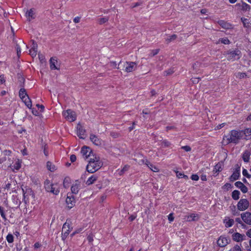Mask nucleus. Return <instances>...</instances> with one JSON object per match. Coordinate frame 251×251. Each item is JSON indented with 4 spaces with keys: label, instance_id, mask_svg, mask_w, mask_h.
Returning <instances> with one entry per match:
<instances>
[{
    "label": "nucleus",
    "instance_id": "nucleus-1",
    "mask_svg": "<svg viewBox=\"0 0 251 251\" xmlns=\"http://www.w3.org/2000/svg\"><path fill=\"white\" fill-rule=\"evenodd\" d=\"M89 163L86 166V170L90 173H94L99 170L103 163L100 160L99 157L92 154V157L90 158Z\"/></svg>",
    "mask_w": 251,
    "mask_h": 251
},
{
    "label": "nucleus",
    "instance_id": "nucleus-2",
    "mask_svg": "<svg viewBox=\"0 0 251 251\" xmlns=\"http://www.w3.org/2000/svg\"><path fill=\"white\" fill-rule=\"evenodd\" d=\"M241 130H232L228 135L225 136L226 138V144L231 143L237 144L240 140L243 139Z\"/></svg>",
    "mask_w": 251,
    "mask_h": 251
},
{
    "label": "nucleus",
    "instance_id": "nucleus-3",
    "mask_svg": "<svg viewBox=\"0 0 251 251\" xmlns=\"http://www.w3.org/2000/svg\"><path fill=\"white\" fill-rule=\"evenodd\" d=\"M223 54L226 58L227 60L229 61L238 60L241 57V52L237 49L234 50H229L225 51Z\"/></svg>",
    "mask_w": 251,
    "mask_h": 251
},
{
    "label": "nucleus",
    "instance_id": "nucleus-4",
    "mask_svg": "<svg viewBox=\"0 0 251 251\" xmlns=\"http://www.w3.org/2000/svg\"><path fill=\"white\" fill-rule=\"evenodd\" d=\"M119 66L122 67V69L123 71L127 73L132 72L137 68L136 63L131 61H126L123 63L120 61L118 64V66Z\"/></svg>",
    "mask_w": 251,
    "mask_h": 251
},
{
    "label": "nucleus",
    "instance_id": "nucleus-5",
    "mask_svg": "<svg viewBox=\"0 0 251 251\" xmlns=\"http://www.w3.org/2000/svg\"><path fill=\"white\" fill-rule=\"evenodd\" d=\"M44 187L47 192H50L53 195H57L59 193V189L56 188L54 184L51 183L49 180L47 179L44 183Z\"/></svg>",
    "mask_w": 251,
    "mask_h": 251
},
{
    "label": "nucleus",
    "instance_id": "nucleus-6",
    "mask_svg": "<svg viewBox=\"0 0 251 251\" xmlns=\"http://www.w3.org/2000/svg\"><path fill=\"white\" fill-rule=\"evenodd\" d=\"M63 115L65 118L70 122H73L76 120V116L75 113L71 109H68L64 111Z\"/></svg>",
    "mask_w": 251,
    "mask_h": 251
},
{
    "label": "nucleus",
    "instance_id": "nucleus-7",
    "mask_svg": "<svg viewBox=\"0 0 251 251\" xmlns=\"http://www.w3.org/2000/svg\"><path fill=\"white\" fill-rule=\"evenodd\" d=\"M237 206L239 210L244 211L249 207V201L246 199H242L238 201Z\"/></svg>",
    "mask_w": 251,
    "mask_h": 251
},
{
    "label": "nucleus",
    "instance_id": "nucleus-8",
    "mask_svg": "<svg viewBox=\"0 0 251 251\" xmlns=\"http://www.w3.org/2000/svg\"><path fill=\"white\" fill-rule=\"evenodd\" d=\"M240 176V166L237 164L235 169L232 175L229 177L230 181H234L237 180Z\"/></svg>",
    "mask_w": 251,
    "mask_h": 251
},
{
    "label": "nucleus",
    "instance_id": "nucleus-9",
    "mask_svg": "<svg viewBox=\"0 0 251 251\" xmlns=\"http://www.w3.org/2000/svg\"><path fill=\"white\" fill-rule=\"evenodd\" d=\"M81 153L84 157L85 158H87L88 157H92L93 153L92 152L90 149L89 147L84 146L81 148Z\"/></svg>",
    "mask_w": 251,
    "mask_h": 251
},
{
    "label": "nucleus",
    "instance_id": "nucleus-10",
    "mask_svg": "<svg viewBox=\"0 0 251 251\" xmlns=\"http://www.w3.org/2000/svg\"><path fill=\"white\" fill-rule=\"evenodd\" d=\"M77 135L81 139H85L86 137L85 129L80 124H78L77 126Z\"/></svg>",
    "mask_w": 251,
    "mask_h": 251
},
{
    "label": "nucleus",
    "instance_id": "nucleus-11",
    "mask_svg": "<svg viewBox=\"0 0 251 251\" xmlns=\"http://www.w3.org/2000/svg\"><path fill=\"white\" fill-rule=\"evenodd\" d=\"M241 218L243 221L248 225H251V213L246 212L241 214Z\"/></svg>",
    "mask_w": 251,
    "mask_h": 251
},
{
    "label": "nucleus",
    "instance_id": "nucleus-12",
    "mask_svg": "<svg viewBox=\"0 0 251 251\" xmlns=\"http://www.w3.org/2000/svg\"><path fill=\"white\" fill-rule=\"evenodd\" d=\"M243 139L248 140L251 139V128H246L241 130Z\"/></svg>",
    "mask_w": 251,
    "mask_h": 251
},
{
    "label": "nucleus",
    "instance_id": "nucleus-13",
    "mask_svg": "<svg viewBox=\"0 0 251 251\" xmlns=\"http://www.w3.org/2000/svg\"><path fill=\"white\" fill-rule=\"evenodd\" d=\"M246 236L244 234H241L238 232H236L232 234V239L236 242H241L245 240Z\"/></svg>",
    "mask_w": 251,
    "mask_h": 251
},
{
    "label": "nucleus",
    "instance_id": "nucleus-14",
    "mask_svg": "<svg viewBox=\"0 0 251 251\" xmlns=\"http://www.w3.org/2000/svg\"><path fill=\"white\" fill-rule=\"evenodd\" d=\"M90 139L94 145L98 146L101 145V140L96 135L93 134H90Z\"/></svg>",
    "mask_w": 251,
    "mask_h": 251
},
{
    "label": "nucleus",
    "instance_id": "nucleus-15",
    "mask_svg": "<svg viewBox=\"0 0 251 251\" xmlns=\"http://www.w3.org/2000/svg\"><path fill=\"white\" fill-rule=\"evenodd\" d=\"M199 216L197 214L192 213L190 215H186L184 219L188 222L196 221L199 219Z\"/></svg>",
    "mask_w": 251,
    "mask_h": 251
},
{
    "label": "nucleus",
    "instance_id": "nucleus-16",
    "mask_svg": "<svg viewBox=\"0 0 251 251\" xmlns=\"http://www.w3.org/2000/svg\"><path fill=\"white\" fill-rule=\"evenodd\" d=\"M80 187V184L78 180H76L75 183L71 187V192L73 194H76L78 193Z\"/></svg>",
    "mask_w": 251,
    "mask_h": 251
},
{
    "label": "nucleus",
    "instance_id": "nucleus-17",
    "mask_svg": "<svg viewBox=\"0 0 251 251\" xmlns=\"http://www.w3.org/2000/svg\"><path fill=\"white\" fill-rule=\"evenodd\" d=\"M228 239L226 237L220 236L217 241V244L221 247H225L228 243Z\"/></svg>",
    "mask_w": 251,
    "mask_h": 251
},
{
    "label": "nucleus",
    "instance_id": "nucleus-18",
    "mask_svg": "<svg viewBox=\"0 0 251 251\" xmlns=\"http://www.w3.org/2000/svg\"><path fill=\"white\" fill-rule=\"evenodd\" d=\"M235 185L236 187L240 189V190L243 193H246L248 192V188L241 181H237L235 183Z\"/></svg>",
    "mask_w": 251,
    "mask_h": 251
},
{
    "label": "nucleus",
    "instance_id": "nucleus-19",
    "mask_svg": "<svg viewBox=\"0 0 251 251\" xmlns=\"http://www.w3.org/2000/svg\"><path fill=\"white\" fill-rule=\"evenodd\" d=\"M68 207L70 209L72 208L75 204V198L73 196H68L66 200Z\"/></svg>",
    "mask_w": 251,
    "mask_h": 251
},
{
    "label": "nucleus",
    "instance_id": "nucleus-20",
    "mask_svg": "<svg viewBox=\"0 0 251 251\" xmlns=\"http://www.w3.org/2000/svg\"><path fill=\"white\" fill-rule=\"evenodd\" d=\"M236 6H238L240 9L243 11H247L250 9V6L243 1L236 4Z\"/></svg>",
    "mask_w": 251,
    "mask_h": 251
},
{
    "label": "nucleus",
    "instance_id": "nucleus-21",
    "mask_svg": "<svg viewBox=\"0 0 251 251\" xmlns=\"http://www.w3.org/2000/svg\"><path fill=\"white\" fill-rule=\"evenodd\" d=\"M224 223L226 227H229L233 226L234 221L232 219H230L228 217H226L224 220Z\"/></svg>",
    "mask_w": 251,
    "mask_h": 251
},
{
    "label": "nucleus",
    "instance_id": "nucleus-22",
    "mask_svg": "<svg viewBox=\"0 0 251 251\" xmlns=\"http://www.w3.org/2000/svg\"><path fill=\"white\" fill-rule=\"evenodd\" d=\"M251 155V152L249 150H246L244 151L242 154V158L245 162H249L250 156Z\"/></svg>",
    "mask_w": 251,
    "mask_h": 251
},
{
    "label": "nucleus",
    "instance_id": "nucleus-23",
    "mask_svg": "<svg viewBox=\"0 0 251 251\" xmlns=\"http://www.w3.org/2000/svg\"><path fill=\"white\" fill-rule=\"evenodd\" d=\"M50 68L51 70H58V68L56 66L57 61L55 58L51 57L50 60Z\"/></svg>",
    "mask_w": 251,
    "mask_h": 251
},
{
    "label": "nucleus",
    "instance_id": "nucleus-24",
    "mask_svg": "<svg viewBox=\"0 0 251 251\" xmlns=\"http://www.w3.org/2000/svg\"><path fill=\"white\" fill-rule=\"evenodd\" d=\"M98 178V176L95 175L90 176L86 181V184L87 185H90L93 184Z\"/></svg>",
    "mask_w": 251,
    "mask_h": 251
},
{
    "label": "nucleus",
    "instance_id": "nucleus-25",
    "mask_svg": "<svg viewBox=\"0 0 251 251\" xmlns=\"http://www.w3.org/2000/svg\"><path fill=\"white\" fill-rule=\"evenodd\" d=\"M145 164L153 172H158L159 171V169H158V168H157L154 165H153L148 160L146 161Z\"/></svg>",
    "mask_w": 251,
    "mask_h": 251
},
{
    "label": "nucleus",
    "instance_id": "nucleus-26",
    "mask_svg": "<svg viewBox=\"0 0 251 251\" xmlns=\"http://www.w3.org/2000/svg\"><path fill=\"white\" fill-rule=\"evenodd\" d=\"M22 100L28 108H30L31 107L32 103L31 100L29 99L28 96L27 97H25L24 99Z\"/></svg>",
    "mask_w": 251,
    "mask_h": 251
},
{
    "label": "nucleus",
    "instance_id": "nucleus-27",
    "mask_svg": "<svg viewBox=\"0 0 251 251\" xmlns=\"http://www.w3.org/2000/svg\"><path fill=\"white\" fill-rule=\"evenodd\" d=\"M26 16L28 17L29 21L35 18L34 13L32 9H30L26 13Z\"/></svg>",
    "mask_w": 251,
    "mask_h": 251
},
{
    "label": "nucleus",
    "instance_id": "nucleus-28",
    "mask_svg": "<svg viewBox=\"0 0 251 251\" xmlns=\"http://www.w3.org/2000/svg\"><path fill=\"white\" fill-rule=\"evenodd\" d=\"M19 95V97L22 99V100L23 99H24V98H25V97L28 96V95L26 93V90L24 88H21L20 90Z\"/></svg>",
    "mask_w": 251,
    "mask_h": 251
},
{
    "label": "nucleus",
    "instance_id": "nucleus-29",
    "mask_svg": "<svg viewBox=\"0 0 251 251\" xmlns=\"http://www.w3.org/2000/svg\"><path fill=\"white\" fill-rule=\"evenodd\" d=\"M177 38V36L176 34H173L170 36H168L165 39V42L167 44L175 41Z\"/></svg>",
    "mask_w": 251,
    "mask_h": 251
},
{
    "label": "nucleus",
    "instance_id": "nucleus-30",
    "mask_svg": "<svg viewBox=\"0 0 251 251\" xmlns=\"http://www.w3.org/2000/svg\"><path fill=\"white\" fill-rule=\"evenodd\" d=\"M240 193L238 190H234L231 194L232 198L234 200H238L240 198Z\"/></svg>",
    "mask_w": 251,
    "mask_h": 251
},
{
    "label": "nucleus",
    "instance_id": "nucleus-31",
    "mask_svg": "<svg viewBox=\"0 0 251 251\" xmlns=\"http://www.w3.org/2000/svg\"><path fill=\"white\" fill-rule=\"evenodd\" d=\"M71 183V179L69 177H66L63 180V187L65 188H68L69 187L70 184Z\"/></svg>",
    "mask_w": 251,
    "mask_h": 251
},
{
    "label": "nucleus",
    "instance_id": "nucleus-32",
    "mask_svg": "<svg viewBox=\"0 0 251 251\" xmlns=\"http://www.w3.org/2000/svg\"><path fill=\"white\" fill-rule=\"evenodd\" d=\"M69 225H67L66 223H65L62 227V232H64V235H68L69 234L70 230L67 229L69 228Z\"/></svg>",
    "mask_w": 251,
    "mask_h": 251
},
{
    "label": "nucleus",
    "instance_id": "nucleus-33",
    "mask_svg": "<svg viewBox=\"0 0 251 251\" xmlns=\"http://www.w3.org/2000/svg\"><path fill=\"white\" fill-rule=\"evenodd\" d=\"M47 167L48 169L51 172H53L56 169L55 166L53 164H52L51 162L50 161L47 162Z\"/></svg>",
    "mask_w": 251,
    "mask_h": 251
},
{
    "label": "nucleus",
    "instance_id": "nucleus-34",
    "mask_svg": "<svg viewBox=\"0 0 251 251\" xmlns=\"http://www.w3.org/2000/svg\"><path fill=\"white\" fill-rule=\"evenodd\" d=\"M220 25L223 28L226 29H228L230 27L231 25L228 23L225 22L224 21H220L219 22Z\"/></svg>",
    "mask_w": 251,
    "mask_h": 251
},
{
    "label": "nucleus",
    "instance_id": "nucleus-35",
    "mask_svg": "<svg viewBox=\"0 0 251 251\" xmlns=\"http://www.w3.org/2000/svg\"><path fill=\"white\" fill-rule=\"evenodd\" d=\"M10 166L12 170L15 169L16 170H19L21 167V163H20L19 160H18L16 161V162L15 163L14 165L12 166L11 165H10Z\"/></svg>",
    "mask_w": 251,
    "mask_h": 251
},
{
    "label": "nucleus",
    "instance_id": "nucleus-36",
    "mask_svg": "<svg viewBox=\"0 0 251 251\" xmlns=\"http://www.w3.org/2000/svg\"><path fill=\"white\" fill-rule=\"evenodd\" d=\"M160 145L162 147L165 148V147H170L171 146V144L168 141H167L166 140H164L161 142Z\"/></svg>",
    "mask_w": 251,
    "mask_h": 251
},
{
    "label": "nucleus",
    "instance_id": "nucleus-37",
    "mask_svg": "<svg viewBox=\"0 0 251 251\" xmlns=\"http://www.w3.org/2000/svg\"><path fill=\"white\" fill-rule=\"evenodd\" d=\"M220 42H221L224 44H225V45H228L230 43L229 40L227 38H220L219 40L218 43H220Z\"/></svg>",
    "mask_w": 251,
    "mask_h": 251
},
{
    "label": "nucleus",
    "instance_id": "nucleus-38",
    "mask_svg": "<svg viewBox=\"0 0 251 251\" xmlns=\"http://www.w3.org/2000/svg\"><path fill=\"white\" fill-rule=\"evenodd\" d=\"M221 165L220 164H216L214 168L213 172L215 173L219 172L221 171Z\"/></svg>",
    "mask_w": 251,
    "mask_h": 251
},
{
    "label": "nucleus",
    "instance_id": "nucleus-39",
    "mask_svg": "<svg viewBox=\"0 0 251 251\" xmlns=\"http://www.w3.org/2000/svg\"><path fill=\"white\" fill-rule=\"evenodd\" d=\"M129 166L128 165H126L124 168L120 171V172H119V174L120 175H122L125 172L127 171L129 168Z\"/></svg>",
    "mask_w": 251,
    "mask_h": 251
},
{
    "label": "nucleus",
    "instance_id": "nucleus-40",
    "mask_svg": "<svg viewBox=\"0 0 251 251\" xmlns=\"http://www.w3.org/2000/svg\"><path fill=\"white\" fill-rule=\"evenodd\" d=\"M6 240L8 243H12L13 242V236L11 234H8L6 236Z\"/></svg>",
    "mask_w": 251,
    "mask_h": 251
},
{
    "label": "nucleus",
    "instance_id": "nucleus-41",
    "mask_svg": "<svg viewBox=\"0 0 251 251\" xmlns=\"http://www.w3.org/2000/svg\"><path fill=\"white\" fill-rule=\"evenodd\" d=\"M108 21V17H103L101 18H100L99 20V23L100 25L103 24L106 22H107Z\"/></svg>",
    "mask_w": 251,
    "mask_h": 251
},
{
    "label": "nucleus",
    "instance_id": "nucleus-42",
    "mask_svg": "<svg viewBox=\"0 0 251 251\" xmlns=\"http://www.w3.org/2000/svg\"><path fill=\"white\" fill-rule=\"evenodd\" d=\"M242 174L244 176L248 178H250L251 177V175L248 173V171L245 169L243 170Z\"/></svg>",
    "mask_w": 251,
    "mask_h": 251
},
{
    "label": "nucleus",
    "instance_id": "nucleus-43",
    "mask_svg": "<svg viewBox=\"0 0 251 251\" xmlns=\"http://www.w3.org/2000/svg\"><path fill=\"white\" fill-rule=\"evenodd\" d=\"M230 209H231L232 214H233V215L235 216V215L239 214L238 211H236V210L235 206L233 205V206L230 207Z\"/></svg>",
    "mask_w": 251,
    "mask_h": 251
},
{
    "label": "nucleus",
    "instance_id": "nucleus-44",
    "mask_svg": "<svg viewBox=\"0 0 251 251\" xmlns=\"http://www.w3.org/2000/svg\"><path fill=\"white\" fill-rule=\"evenodd\" d=\"M0 213L2 218L4 220H6V216L4 212V208L1 206H0Z\"/></svg>",
    "mask_w": 251,
    "mask_h": 251
},
{
    "label": "nucleus",
    "instance_id": "nucleus-45",
    "mask_svg": "<svg viewBox=\"0 0 251 251\" xmlns=\"http://www.w3.org/2000/svg\"><path fill=\"white\" fill-rule=\"evenodd\" d=\"M174 72V71L173 69H169L167 71H166L164 72V75H168L172 74Z\"/></svg>",
    "mask_w": 251,
    "mask_h": 251
},
{
    "label": "nucleus",
    "instance_id": "nucleus-46",
    "mask_svg": "<svg viewBox=\"0 0 251 251\" xmlns=\"http://www.w3.org/2000/svg\"><path fill=\"white\" fill-rule=\"evenodd\" d=\"M176 176L178 178H183L184 176V174L182 173L179 172V171H176Z\"/></svg>",
    "mask_w": 251,
    "mask_h": 251
},
{
    "label": "nucleus",
    "instance_id": "nucleus-47",
    "mask_svg": "<svg viewBox=\"0 0 251 251\" xmlns=\"http://www.w3.org/2000/svg\"><path fill=\"white\" fill-rule=\"evenodd\" d=\"M110 66L114 68H117V69H120L121 68V67H117V64H116V62H115V61H111L110 62Z\"/></svg>",
    "mask_w": 251,
    "mask_h": 251
},
{
    "label": "nucleus",
    "instance_id": "nucleus-48",
    "mask_svg": "<svg viewBox=\"0 0 251 251\" xmlns=\"http://www.w3.org/2000/svg\"><path fill=\"white\" fill-rule=\"evenodd\" d=\"M237 76L240 78H242L246 77L247 76V75L245 73H238Z\"/></svg>",
    "mask_w": 251,
    "mask_h": 251
},
{
    "label": "nucleus",
    "instance_id": "nucleus-49",
    "mask_svg": "<svg viewBox=\"0 0 251 251\" xmlns=\"http://www.w3.org/2000/svg\"><path fill=\"white\" fill-rule=\"evenodd\" d=\"M159 49H156V50H152L151 51L150 55L151 56H153L157 54L158 53V52H159Z\"/></svg>",
    "mask_w": 251,
    "mask_h": 251
},
{
    "label": "nucleus",
    "instance_id": "nucleus-50",
    "mask_svg": "<svg viewBox=\"0 0 251 251\" xmlns=\"http://www.w3.org/2000/svg\"><path fill=\"white\" fill-rule=\"evenodd\" d=\"M16 50H17V55L19 57L20 54V53L21 52V48H20V47L19 46V45L17 44L16 45Z\"/></svg>",
    "mask_w": 251,
    "mask_h": 251
},
{
    "label": "nucleus",
    "instance_id": "nucleus-51",
    "mask_svg": "<svg viewBox=\"0 0 251 251\" xmlns=\"http://www.w3.org/2000/svg\"><path fill=\"white\" fill-rule=\"evenodd\" d=\"M37 50H29L30 54L32 56H35L37 54Z\"/></svg>",
    "mask_w": 251,
    "mask_h": 251
},
{
    "label": "nucleus",
    "instance_id": "nucleus-52",
    "mask_svg": "<svg viewBox=\"0 0 251 251\" xmlns=\"http://www.w3.org/2000/svg\"><path fill=\"white\" fill-rule=\"evenodd\" d=\"M191 179L193 180H198L199 179V177L197 175L194 174L191 176Z\"/></svg>",
    "mask_w": 251,
    "mask_h": 251
},
{
    "label": "nucleus",
    "instance_id": "nucleus-53",
    "mask_svg": "<svg viewBox=\"0 0 251 251\" xmlns=\"http://www.w3.org/2000/svg\"><path fill=\"white\" fill-rule=\"evenodd\" d=\"M181 149H183L184 150H185L186 151H191V148H190V147L188 146H182L181 147Z\"/></svg>",
    "mask_w": 251,
    "mask_h": 251
},
{
    "label": "nucleus",
    "instance_id": "nucleus-54",
    "mask_svg": "<svg viewBox=\"0 0 251 251\" xmlns=\"http://www.w3.org/2000/svg\"><path fill=\"white\" fill-rule=\"evenodd\" d=\"M168 220L170 221V222L173 221L174 220V217L173 213H170L168 215Z\"/></svg>",
    "mask_w": 251,
    "mask_h": 251
},
{
    "label": "nucleus",
    "instance_id": "nucleus-55",
    "mask_svg": "<svg viewBox=\"0 0 251 251\" xmlns=\"http://www.w3.org/2000/svg\"><path fill=\"white\" fill-rule=\"evenodd\" d=\"M89 243H92L93 241V235H89L87 238Z\"/></svg>",
    "mask_w": 251,
    "mask_h": 251
},
{
    "label": "nucleus",
    "instance_id": "nucleus-56",
    "mask_svg": "<svg viewBox=\"0 0 251 251\" xmlns=\"http://www.w3.org/2000/svg\"><path fill=\"white\" fill-rule=\"evenodd\" d=\"M76 159V156L74 154H72L70 156V160L72 162H75Z\"/></svg>",
    "mask_w": 251,
    "mask_h": 251
},
{
    "label": "nucleus",
    "instance_id": "nucleus-57",
    "mask_svg": "<svg viewBox=\"0 0 251 251\" xmlns=\"http://www.w3.org/2000/svg\"><path fill=\"white\" fill-rule=\"evenodd\" d=\"M224 187L226 188L227 189H228L229 188H231L232 186L231 184L229 183H226L224 185Z\"/></svg>",
    "mask_w": 251,
    "mask_h": 251
},
{
    "label": "nucleus",
    "instance_id": "nucleus-58",
    "mask_svg": "<svg viewBox=\"0 0 251 251\" xmlns=\"http://www.w3.org/2000/svg\"><path fill=\"white\" fill-rule=\"evenodd\" d=\"M80 17H76L74 18V22L75 23H78L80 21Z\"/></svg>",
    "mask_w": 251,
    "mask_h": 251
},
{
    "label": "nucleus",
    "instance_id": "nucleus-59",
    "mask_svg": "<svg viewBox=\"0 0 251 251\" xmlns=\"http://www.w3.org/2000/svg\"><path fill=\"white\" fill-rule=\"evenodd\" d=\"M30 50H37V45L33 42L32 48Z\"/></svg>",
    "mask_w": 251,
    "mask_h": 251
},
{
    "label": "nucleus",
    "instance_id": "nucleus-60",
    "mask_svg": "<svg viewBox=\"0 0 251 251\" xmlns=\"http://www.w3.org/2000/svg\"><path fill=\"white\" fill-rule=\"evenodd\" d=\"M233 251H241V250L239 246L236 245L235 246Z\"/></svg>",
    "mask_w": 251,
    "mask_h": 251
},
{
    "label": "nucleus",
    "instance_id": "nucleus-61",
    "mask_svg": "<svg viewBox=\"0 0 251 251\" xmlns=\"http://www.w3.org/2000/svg\"><path fill=\"white\" fill-rule=\"evenodd\" d=\"M34 247L35 249L39 248L41 247V244L38 242H36L34 244Z\"/></svg>",
    "mask_w": 251,
    "mask_h": 251
},
{
    "label": "nucleus",
    "instance_id": "nucleus-62",
    "mask_svg": "<svg viewBox=\"0 0 251 251\" xmlns=\"http://www.w3.org/2000/svg\"><path fill=\"white\" fill-rule=\"evenodd\" d=\"M201 179L202 181H206V176L205 175H202L201 176Z\"/></svg>",
    "mask_w": 251,
    "mask_h": 251
},
{
    "label": "nucleus",
    "instance_id": "nucleus-63",
    "mask_svg": "<svg viewBox=\"0 0 251 251\" xmlns=\"http://www.w3.org/2000/svg\"><path fill=\"white\" fill-rule=\"evenodd\" d=\"M142 4V2H138L134 4V5L132 6V8L138 6L139 5H141Z\"/></svg>",
    "mask_w": 251,
    "mask_h": 251
},
{
    "label": "nucleus",
    "instance_id": "nucleus-64",
    "mask_svg": "<svg viewBox=\"0 0 251 251\" xmlns=\"http://www.w3.org/2000/svg\"><path fill=\"white\" fill-rule=\"evenodd\" d=\"M246 234L248 237L251 238V228L247 232Z\"/></svg>",
    "mask_w": 251,
    "mask_h": 251
}]
</instances>
